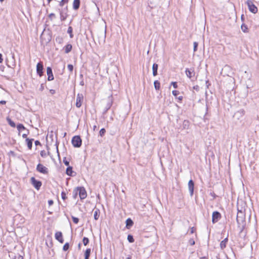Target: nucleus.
<instances>
[{
	"mask_svg": "<svg viewBox=\"0 0 259 259\" xmlns=\"http://www.w3.org/2000/svg\"><path fill=\"white\" fill-rule=\"evenodd\" d=\"M172 93L174 96L177 97V95L179 94V92L178 91L175 90L172 92Z\"/></svg>",
	"mask_w": 259,
	"mask_h": 259,
	"instance_id": "nucleus-42",
	"label": "nucleus"
},
{
	"mask_svg": "<svg viewBox=\"0 0 259 259\" xmlns=\"http://www.w3.org/2000/svg\"><path fill=\"white\" fill-rule=\"evenodd\" d=\"M30 182L33 187L37 190L40 189V188L42 185L41 182L40 181L36 180L34 177L31 178Z\"/></svg>",
	"mask_w": 259,
	"mask_h": 259,
	"instance_id": "nucleus-5",
	"label": "nucleus"
},
{
	"mask_svg": "<svg viewBox=\"0 0 259 259\" xmlns=\"http://www.w3.org/2000/svg\"><path fill=\"white\" fill-rule=\"evenodd\" d=\"M49 18H52L55 17V15L54 13H51L49 16Z\"/></svg>",
	"mask_w": 259,
	"mask_h": 259,
	"instance_id": "nucleus-49",
	"label": "nucleus"
},
{
	"mask_svg": "<svg viewBox=\"0 0 259 259\" xmlns=\"http://www.w3.org/2000/svg\"><path fill=\"white\" fill-rule=\"evenodd\" d=\"M171 84L175 89H177L178 88L177 83L176 82H172Z\"/></svg>",
	"mask_w": 259,
	"mask_h": 259,
	"instance_id": "nucleus-43",
	"label": "nucleus"
},
{
	"mask_svg": "<svg viewBox=\"0 0 259 259\" xmlns=\"http://www.w3.org/2000/svg\"><path fill=\"white\" fill-rule=\"evenodd\" d=\"M67 67L69 71L72 72L73 70V66L71 64H68Z\"/></svg>",
	"mask_w": 259,
	"mask_h": 259,
	"instance_id": "nucleus-38",
	"label": "nucleus"
},
{
	"mask_svg": "<svg viewBox=\"0 0 259 259\" xmlns=\"http://www.w3.org/2000/svg\"><path fill=\"white\" fill-rule=\"evenodd\" d=\"M56 41L58 42L59 44H61L63 41V39L62 37H58L56 38Z\"/></svg>",
	"mask_w": 259,
	"mask_h": 259,
	"instance_id": "nucleus-41",
	"label": "nucleus"
},
{
	"mask_svg": "<svg viewBox=\"0 0 259 259\" xmlns=\"http://www.w3.org/2000/svg\"><path fill=\"white\" fill-rule=\"evenodd\" d=\"M72 32H73L72 28L71 26H69L68 28L67 33L69 34L70 38H73V34L72 33Z\"/></svg>",
	"mask_w": 259,
	"mask_h": 259,
	"instance_id": "nucleus-27",
	"label": "nucleus"
},
{
	"mask_svg": "<svg viewBox=\"0 0 259 259\" xmlns=\"http://www.w3.org/2000/svg\"><path fill=\"white\" fill-rule=\"evenodd\" d=\"M60 19H61V21L65 20L68 16L67 12H64L63 11L60 12Z\"/></svg>",
	"mask_w": 259,
	"mask_h": 259,
	"instance_id": "nucleus-18",
	"label": "nucleus"
},
{
	"mask_svg": "<svg viewBox=\"0 0 259 259\" xmlns=\"http://www.w3.org/2000/svg\"><path fill=\"white\" fill-rule=\"evenodd\" d=\"M72 48V46L71 44H67L66 46H65L64 47L65 53H69L71 51Z\"/></svg>",
	"mask_w": 259,
	"mask_h": 259,
	"instance_id": "nucleus-20",
	"label": "nucleus"
},
{
	"mask_svg": "<svg viewBox=\"0 0 259 259\" xmlns=\"http://www.w3.org/2000/svg\"><path fill=\"white\" fill-rule=\"evenodd\" d=\"M228 242V238H226L221 242L220 247L222 249H224L226 247V244Z\"/></svg>",
	"mask_w": 259,
	"mask_h": 259,
	"instance_id": "nucleus-19",
	"label": "nucleus"
},
{
	"mask_svg": "<svg viewBox=\"0 0 259 259\" xmlns=\"http://www.w3.org/2000/svg\"><path fill=\"white\" fill-rule=\"evenodd\" d=\"M36 170L39 172L43 174L47 175L49 173L48 168L40 163L37 164Z\"/></svg>",
	"mask_w": 259,
	"mask_h": 259,
	"instance_id": "nucleus-6",
	"label": "nucleus"
},
{
	"mask_svg": "<svg viewBox=\"0 0 259 259\" xmlns=\"http://www.w3.org/2000/svg\"><path fill=\"white\" fill-rule=\"evenodd\" d=\"M50 92L51 94L53 95L56 92H55V90L52 89V90H50Z\"/></svg>",
	"mask_w": 259,
	"mask_h": 259,
	"instance_id": "nucleus-50",
	"label": "nucleus"
},
{
	"mask_svg": "<svg viewBox=\"0 0 259 259\" xmlns=\"http://www.w3.org/2000/svg\"><path fill=\"white\" fill-rule=\"evenodd\" d=\"M133 221L131 219H127L126 221V226L127 228H130L133 225Z\"/></svg>",
	"mask_w": 259,
	"mask_h": 259,
	"instance_id": "nucleus-23",
	"label": "nucleus"
},
{
	"mask_svg": "<svg viewBox=\"0 0 259 259\" xmlns=\"http://www.w3.org/2000/svg\"><path fill=\"white\" fill-rule=\"evenodd\" d=\"M66 3H67V2H66V1H63V0H62L60 2L59 5H60V6L62 7L64 5V4H66Z\"/></svg>",
	"mask_w": 259,
	"mask_h": 259,
	"instance_id": "nucleus-44",
	"label": "nucleus"
},
{
	"mask_svg": "<svg viewBox=\"0 0 259 259\" xmlns=\"http://www.w3.org/2000/svg\"><path fill=\"white\" fill-rule=\"evenodd\" d=\"M78 192L79 193V197L81 199H83L86 198L87 195V192L85 189L83 187H77L75 190H74V193H75L74 197H75L77 195Z\"/></svg>",
	"mask_w": 259,
	"mask_h": 259,
	"instance_id": "nucleus-2",
	"label": "nucleus"
},
{
	"mask_svg": "<svg viewBox=\"0 0 259 259\" xmlns=\"http://www.w3.org/2000/svg\"><path fill=\"white\" fill-rule=\"evenodd\" d=\"M80 6V0H74L73 3V8L76 10L79 9Z\"/></svg>",
	"mask_w": 259,
	"mask_h": 259,
	"instance_id": "nucleus-16",
	"label": "nucleus"
},
{
	"mask_svg": "<svg viewBox=\"0 0 259 259\" xmlns=\"http://www.w3.org/2000/svg\"><path fill=\"white\" fill-rule=\"evenodd\" d=\"M91 253V249L88 248L86 249L84 253V259H89Z\"/></svg>",
	"mask_w": 259,
	"mask_h": 259,
	"instance_id": "nucleus-25",
	"label": "nucleus"
},
{
	"mask_svg": "<svg viewBox=\"0 0 259 259\" xmlns=\"http://www.w3.org/2000/svg\"><path fill=\"white\" fill-rule=\"evenodd\" d=\"M80 244L79 243V244H78V247H79V248H80Z\"/></svg>",
	"mask_w": 259,
	"mask_h": 259,
	"instance_id": "nucleus-64",
	"label": "nucleus"
},
{
	"mask_svg": "<svg viewBox=\"0 0 259 259\" xmlns=\"http://www.w3.org/2000/svg\"><path fill=\"white\" fill-rule=\"evenodd\" d=\"M71 142L74 147L79 148L81 145L82 141L79 136H75L72 138Z\"/></svg>",
	"mask_w": 259,
	"mask_h": 259,
	"instance_id": "nucleus-3",
	"label": "nucleus"
},
{
	"mask_svg": "<svg viewBox=\"0 0 259 259\" xmlns=\"http://www.w3.org/2000/svg\"><path fill=\"white\" fill-rule=\"evenodd\" d=\"M35 145L36 146H37V145H41V144H40V142H39V141H35Z\"/></svg>",
	"mask_w": 259,
	"mask_h": 259,
	"instance_id": "nucleus-48",
	"label": "nucleus"
},
{
	"mask_svg": "<svg viewBox=\"0 0 259 259\" xmlns=\"http://www.w3.org/2000/svg\"><path fill=\"white\" fill-rule=\"evenodd\" d=\"M48 203H49V204L50 205H52V204H53V200H49V201H48Z\"/></svg>",
	"mask_w": 259,
	"mask_h": 259,
	"instance_id": "nucleus-52",
	"label": "nucleus"
},
{
	"mask_svg": "<svg viewBox=\"0 0 259 259\" xmlns=\"http://www.w3.org/2000/svg\"><path fill=\"white\" fill-rule=\"evenodd\" d=\"M236 220L238 227L240 229V232L243 231L245 228L246 223L245 220V215L242 210H239L238 209Z\"/></svg>",
	"mask_w": 259,
	"mask_h": 259,
	"instance_id": "nucleus-1",
	"label": "nucleus"
},
{
	"mask_svg": "<svg viewBox=\"0 0 259 259\" xmlns=\"http://www.w3.org/2000/svg\"><path fill=\"white\" fill-rule=\"evenodd\" d=\"M241 30L244 32H248V27L246 25L243 24L241 26Z\"/></svg>",
	"mask_w": 259,
	"mask_h": 259,
	"instance_id": "nucleus-29",
	"label": "nucleus"
},
{
	"mask_svg": "<svg viewBox=\"0 0 259 259\" xmlns=\"http://www.w3.org/2000/svg\"><path fill=\"white\" fill-rule=\"evenodd\" d=\"M66 195V194L65 192H64V191L62 192L61 197H62V199L65 200L67 198Z\"/></svg>",
	"mask_w": 259,
	"mask_h": 259,
	"instance_id": "nucleus-37",
	"label": "nucleus"
},
{
	"mask_svg": "<svg viewBox=\"0 0 259 259\" xmlns=\"http://www.w3.org/2000/svg\"><path fill=\"white\" fill-rule=\"evenodd\" d=\"M198 86H196V87H194V88L195 89H197V88H198Z\"/></svg>",
	"mask_w": 259,
	"mask_h": 259,
	"instance_id": "nucleus-61",
	"label": "nucleus"
},
{
	"mask_svg": "<svg viewBox=\"0 0 259 259\" xmlns=\"http://www.w3.org/2000/svg\"><path fill=\"white\" fill-rule=\"evenodd\" d=\"M188 122H189L188 121H187V120H185L184 121L183 125L184 126V127H185L187 125H188Z\"/></svg>",
	"mask_w": 259,
	"mask_h": 259,
	"instance_id": "nucleus-47",
	"label": "nucleus"
},
{
	"mask_svg": "<svg viewBox=\"0 0 259 259\" xmlns=\"http://www.w3.org/2000/svg\"><path fill=\"white\" fill-rule=\"evenodd\" d=\"M96 128V125L94 126V130H95Z\"/></svg>",
	"mask_w": 259,
	"mask_h": 259,
	"instance_id": "nucleus-60",
	"label": "nucleus"
},
{
	"mask_svg": "<svg viewBox=\"0 0 259 259\" xmlns=\"http://www.w3.org/2000/svg\"><path fill=\"white\" fill-rule=\"evenodd\" d=\"M40 154L42 157H46L47 156V152L45 150L41 151Z\"/></svg>",
	"mask_w": 259,
	"mask_h": 259,
	"instance_id": "nucleus-35",
	"label": "nucleus"
},
{
	"mask_svg": "<svg viewBox=\"0 0 259 259\" xmlns=\"http://www.w3.org/2000/svg\"><path fill=\"white\" fill-rule=\"evenodd\" d=\"M105 132H106V131L104 128L101 129L100 131V132H99L100 135L101 137L105 135Z\"/></svg>",
	"mask_w": 259,
	"mask_h": 259,
	"instance_id": "nucleus-34",
	"label": "nucleus"
},
{
	"mask_svg": "<svg viewBox=\"0 0 259 259\" xmlns=\"http://www.w3.org/2000/svg\"><path fill=\"white\" fill-rule=\"evenodd\" d=\"M100 216V210L98 209L95 210L94 212V218L95 220L99 219Z\"/></svg>",
	"mask_w": 259,
	"mask_h": 259,
	"instance_id": "nucleus-22",
	"label": "nucleus"
},
{
	"mask_svg": "<svg viewBox=\"0 0 259 259\" xmlns=\"http://www.w3.org/2000/svg\"><path fill=\"white\" fill-rule=\"evenodd\" d=\"M44 90V85L43 84H41L40 86V88L39 89V90L40 91H42Z\"/></svg>",
	"mask_w": 259,
	"mask_h": 259,
	"instance_id": "nucleus-46",
	"label": "nucleus"
},
{
	"mask_svg": "<svg viewBox=\"0 0 259 259\" xmlns=\"http://www.w3.org/2000/svg\"><path fill=\"white\" fill-rule=\"evenodd\" d=\"M182 99H183V97L182 96H180V97H178V99L179 100H182Z\"/></svg>",
	"mask_w": 259,
	"mask_h": 259,
	"instance_id": "nucleus-56",
	"label": "nucleus"
},
{
	"mask_svg": "<svg viewBox=\"0 0 259 259\" xmlns=\"http://www.w3.org/2000/svg\"><path fill=\"white\" fill-rule=\"evenodd\" d=\"M84 245L86 246L89 242V240L87 237H84L82 240Z\"/></svg>",
	"mask_w": 259,
	"mask_h": 259,
	"instance_id": "nucleus-32",
	"label": "nucleus"
},
{
	"mask_svg": "<svg viewBox=\"0 0 259 259\" xmlns=\"http://www.w3.org/2000/svg\"><path fill=\"white\" fill-rule=\"evenodd\" d=\"M47 73L48 76V80L51 81L54 79V76L52 72V68L50 67H48L47 68Z\"/></svg>",
	"mask_w": 259,
	"mask_h": 259,
	"instance_id": "nucleus-10",
	"label": "nucleus"
},
{
	"mask_svg": "<svg viewBox=\"0 0 259 259\" xmlns=\"http://www.w3.org/2000/svg\"><path fill=\"white\" fill-rule=\"evenodd\" d=\"M64 163L65 165H67V166L69 165V161H68L67 160H64Z\"/></svg>",
	"mask_w": 259,
	"mask_h": 259,
	"instance_id": "nucleus-51",
	"label": "nucleus"
},
{
	"mask_svg": "<svg viewBox=\"0 0 259 259\" xmlns=\"http://www.w3.org/2000/svg\"><path fill=\"white\" fill-rule=\"evenodd\" d=\"M194 184L192 180H190L188 182V188L190 195L192 196L194 193Z\"/></svg>",
	"mask_w": 259,
	"mask_h": 259,
	"instance_id": "nucleus-11",
	"label": "nucleus"
},
{
	"mask_svg": "<svg viewBox=\"0 0 259 259\" xmlns=\"http://www.w3.org/2000/svg\"><path fill=\"white\" fill-rule=\"evenodd\" d=\"M126 259H131V257L130 256L126 257Z\"/></svg>",
	"mask_w": 259,
	"mask_h": 259,
	"instance_id": "nucleus-57",
	"label": "nucleus"
},
{
	"mask_svg": "<svg viewBox=\"0 0 259 259\" xmlns=\"http://www.w3.org/2000/svg\"><path fill=\"white\" fill-rule=\"evenodd\" d=\"M13 259H24L23 256L21 255H15Z\"/></svg>",
	"mask_w": 259,
	"mask_h": 259,
	"instance_id": "nucleus-39",
	"label": "nucleus"
},
{
	"mask_svg": "<svg viewBox=\"0 0 259 259\" xmlns=\"http://www.w3.org/2000/svg\"><path fill=\"white\" fill-rule=\"evenodd\" d=\"M26 137H27V135L26 134H23V135H22V137L23 138H26Z\"/></svg>",
	"mask_w": 259,
	"mask_h": 259,
	"instance_id": "nucleus-55",
	"label": "nucleus"
},
{
	"mask_svg": "<svg viewBox=\"0 0 259 259\" xmlns=\"http://www.w3.org/2000/svg\"><path fill=\"white\" fill-rule=\"evenodd\" d=\"M7 121L10 124V125L13 127H15L16 126V124L14 121H13L10 118H7Z\"/></svg>",
	"mask_w": 259,
	"mask_h": 259,
	"instance_id": "nucleus-28",
	"label": "nucleus"
},
{
	"mask_svg": "<svg viewBox=\"0 0 259 259\" xmlns=\"http://www.w3.org/2000/svg\"><path fill=\"white\" fill-rule=\"evenodd\" d=\"M216 259H220L218 256H216Z\"/></svg>",
	"mask_w": 259,
	"mask_h": 259,
	"instance_id": "nucleus-62",
	"label": "nucleus"
},
{
	"mask_svg": "<svg viewBox=\"0 0 259 259\" xmlns=\"http://www.w3.org/2000/svg\"><path fill=\"white\" fill-rule=\"evenodd\" d=\"M43 64L41 62H40L37 64L36 65V72L39 76H41L43 74Z\"/></svg>",
	"mask_w": 259,
	"mask_h": 259,
	"instance_id": "nucleus-7",
	"label": "nucleus"
},
{
	"mask_svg": "<svg viewBox=\"0 0 259 259\" xmlns=\"http://www.w3.org/2000/svg\"><path fill=\"white\" fill-rule=\"evenodd\" d=\"M17 130L19 131H20L21 130H25V127H24V126L22 124H18L17 126Z\"/></svg>",
	"mask_w": 259,
	"mask_h": 259,
	"instance_id": "nucleus-30",
	"label": "nucleus"
},
{
	"mask_svg": "<svg viewBox=\"0 0 259 259\" xmlns=\"http://www.w3.org/2000/svg\"><path fill=\"white\" fill-rule=\"evenodd\" d=\"M127 240L130 243H133L134 242L133 236L131 235H128L127 236Z\"/></svg>",
	"mask_w": 259,
	"mask_h": 259,
	"instance_id": "nucleus-31",
	"label": "nucleus"
},
{
	"mask_svg": "<svg viewBox=\"0 0 259 259\" xmlns=\"http://www.w3.org/2000/svg\"><path fill=\"white\" fill-rule=\"evenodd\" d=\"M158 65L157 64L154 63L152 66V71L153 76H156L157 75V70H158Z\"/></svg>",
	"mask_w": 259,
	"mask_h": 259,
	"instance_id": "nucleus-17",
	"label": "nucleus"
},
{
	"mask_svg": "<svg viewBox=\"0 0 259 259\" xmlns=\"http://www.w3.org/2000/svg\"><path fill=\"white\" fill-rule=\"evenodd\" d=\"M246 3L247 5L249 10L251 13L256 14L257 12V7L253 4L251 1L247 0Z\"/></svg>",
	"mask_w": 259,
	"mask_h": 259,
	"instance_id": "nucleus-4",
	"label": "nucleus"
},
{
	"mask_svg": "<svg viewBox=\"0 0 259 259\" xmlns=\"http://www.w3.org/2000/svg\"><path fill=\"white\" fill-rule=\"evenodd\" d=\"M245 113V111L244 109H240L238 111H237L235 113V115L236 116L238 117V118H239L242 117L243 116H244Z\"/></svg>",
	"mask_w": 259,
	"mask_h": 259,
	"instance_id": "nucleus-15",
	"label": "nucleus"
},
{
	"mask_svg": "<svg viewBox=\"0 0 259 259\" xmlns=\"http://www.w3.org/2000/svg\"><path fill=\"white\" fill-rule=\"evenodd\" d=\"M69 244L68 242L66 243L64 246H63V249L64 251H67L68 248H69Z\"/></svg>",
	"mask_w": 259,
	"mask_h": 259,
	"instance_id": "nucleus-33",
	"label": "nucleus"
},
{
	"mask_svg": "<svg viewBox=\"0 0 259 259\" xmlns=\"http://www.w3.org/2000/svg\"><path fill=\"white\" fill-rule=\"evenodd\" d=\"M6 103V102L5 101H1L0 104H5Z\"/></svg>",
	"mask_w": 259,
	"mask_h": 259,
	"instance_id": "nucleus-54",
	"label": "nucleus"
},
{
	"mask_svg": "<svg viewBox=\"0 0 259 259\" xmlns=\"http://www.w3.org/2000/svg\"><path fill=\"white\" fill-rule=\"evenodd\" d=\"M160 82L158 80H155L154 82V88L156 90H158L160 89Z\"/></svg>",
	"mask_w": 259,
	"mask_h": 259,
	"instance_id": "nucleus-26",
	"label": "nucleus"
},
{
	"mask_svg": "<svg viewBox=\"0 0 259 259\" xmlns=\"http://www.w3.org/2000/svg\"><path fill=\"white\" fill-rule=\"evenodd\" d=\"M185 72L187 76L190 79L195 75V72L193 69H189L187 68Z\"/></svg>",
	"mask_w": 259,
	"mask_h": 259,
	"instance_id": "nucleus-13",
	"label": "nucleus"
},
{
	"mask_svg": "<svg viewBox=\"0 0 259 259\" xmlns=\"http://www.w3.org/2000/svg\"><path fill=\"white\" fill-rule=\"evenodd\" d=\"M33 139H29L28 138H26V141L27 142V145L29 149H31L32 146V141Z\"/></svg>",
	"mask_w": 259,
	"mask_h": 259,
	"instance_id": "nucleus-21",
	"label": "nucleus"
},
{
	"mask_svg": "<svg viewBox=\"0 0 259 259\" xmlns=\"http://www.w3.org/2000/svg\"><path fill=\"white\" fill-rule=\"evenodd\" d=\"M72 167L71 166H68L66 170V174L69 176H72L73 173Z\"/></svg>",
	"mask_w": 259,
	"mask_h": 259,
	"instance_id": "nucleus-24",
	"label": "nucleus"
},
{
	"mask_svg": "<svg viewBox=\"0 0 259 259\" xmlns=\"http://www.w3.org/2000/svg\"><path fill=\"white\" fill-rule=\"evenodd\" d=\"M201 259H207V258L206 257H203L201 258Z\"/></svg>",
	"mask_w": 259,
	"mask_h": 259,
	"instance_id": "nucleus-59",
	"label": "nucleus"
},
{
	"mask_svg": "<svg viewBox=\"0 0 259 259\" xmlns=\"http://www.w3.org/2000/svg\"><path fill=\"white\" fill-rule=\"evenodd\" d=\"M229 68V67L228 66H226L225 67V68Z\"/></svg>",
	"mask_w": 259,
	"mask_h": 259,
	"instance_id": "nucleus-58",
	"label": "nucleus"
},
{
	"mask_svg": "<svg viewBox=\"0 0 259 259\" xmlns=\"http://www.w3.org/2000/svg\"><path fill=\"white\" fill-rule=\"evenodd\" d=\"M55 236L56 239L59 242L61 243H63L64 239L63 238L62 233L61 232H57L55 233Z\"/></svg>",
	"mask_w": 259,
	"mask_h": 259,
	"instance_id": "nucleus-12",
	"label": "nucleus"
},
{
	"mask_svg": "<svg viewBox=\"0 0 259 259\" xmlns=\"http://www.w3.org/2000/svg\"><path fill=\"white\" fill-rule=\"evenodd\" d=\"M189 243L191 245H193L194 244H195V241H194L193 239H190L189 240Z\"/></svg>",
	"mask_w": 259,
	"mask_h": 259,
	"instance_id": "nucleus-45",
	"label": "nucleus"
},
{
	"mask_svg": "<svg viewBox=\"0 0 259 259\" xmlns=\"http://www.w3.org/2000/svg\"><path fill=\"white\" fill-rule=\"evenodd\" d=\"M194 52H196L197 51V47H198V43L197 42H194Z\"/></svg>",
	"mask_w": 259,
	"mask_h": 259,
	"instance_id": "nucleus-40",
	"label": "nucleus"
},
{
	"mask_svg": "<svg viewBox=\"0 0 259 259\" xmlns=\"http://www.w3.org/2000/svg\"><path fill=\"white\" fill-rule=\"evenodd\" d=\"M112 105V96H110L108 97V102L105 108V110L104 111V113H105L111 107Z\"/></svg>",
	"mask_w": 259,
	"mask_h": 259,
	"instance_id": "nucleus-14",
	"label": "nucleus"
},
{
	"mask_svg": "<svg viewBox=\"0 0 259 259\" xmlns=\"http://www.w3.org/2000/svg\"><path fill=\"white\" fill-rule=\"evenodd\" d=\"M72 221L73 222L75 223V224H77L79 222V219L77 218H76L74 216H72Z\"/></svg>",
	"mask_w": 259,
	"mask_h": 259,
	"instance_id": "nucleus-36",
	"label": "nucleus"
},
{
	"mask_svg": "<svg viewBox=\"0 0 259 259\" xmlns=\"http://www.w3.org/2000/svg\"><path fill=\"white\" fill-rule=\"evenodd\" d=\"M221 214L218 211H214L212 215V222L213 223L217 222L219 219L221 218Z\"/></svg>",
	"mask_w": 259,
	"mask_h": 259,
	"instance_id": "nucleus-8",
	"label": "nucleus"
},
{
	"mask_svg": "<svg viewBox=\"0 0 259 259\" xmlns=\"http://www.w3.org/2000/svg\"><path fill=\"white\" fill-rule=\"evenodd\" d=\"M83 100V96L82 94H78L76 97V106L79 108L81 106V102Z\"/></svg>",
	"mask_w": 259,
	"mask_h": 259,
	"instance_id": "nucleus-9",
	"label": "nucleus"
},
{
	"mask_svg": "<svg viewBox=\"0 0 259 259\" xmlns=\"http://www.w3.org/2000/svg\"><path fill=\"white\" fill-rule=\"evenodd\" d=\"M3 60V59L2 57V55L1 54H0V63L2 62Z\"/></svg>",
	"mask_w": 259,
	"mask_h": 259,
	"instance_id": "nucleus-53",
	"label": "nucleus"
},
{
	"mask_svg": "<svg viewBox=\"0 0 259 259\" xmlns=\"http://www.w3.org/2000/svg\"><path fill=\"white\" fill-rule=\"evenodd\" d=\"M52 1V0H48V2H49V3H50V2H51V1Z\"/></svg>",
	"mask_w": 259,
	"mask_h": 259,
	"instance_id": "nucleus-63",
	"label": "nucleus"
}]
</instances>
